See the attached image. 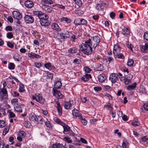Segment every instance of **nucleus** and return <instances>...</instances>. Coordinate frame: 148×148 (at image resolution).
<instances>
[{
  "label": "nucleus",
  "instance_id": "35",
  "mask_svg": "<svg viewBox=\"0 0 148 148\" xmlns=\"http://www.w3.org/2000/svg\"><path fill=\"white\" fill-rule=\"evenodd\" d=\"M134 60L132 59H129L127 63V65L129 66H132L134 64Z\"/></svg>",
  "mask_w": 148,
  "mask_h": 148
},
{
  "label": "nucleus",
  "instance_id": "13",
  "mask_svg": "<svg viewBox=\"0 0 148 148\" xmlns=\"http://www.w3.org/2000/svg\"><path fill=\"white\" fill-rule=\"evenodd\" d=\"M121 81H123L124 83L126 85H128L131 82V80L130 79H128V77L125 76L124 77H122L120 79Z\"/></svg>",
  "mask_w": 148,
  "mask_h": 148
},
{
  "label": "nucleus",
  "instance_id": "5",
  "mask_svg": "<svg viewBox=\"0 0 148 148\" xmlns=\"http://www.w3.org/2000/svg\"><path fill=\"white\" fill-rule=\"evenodd\" d=\"M118 75L116 73H112L110 75L109 79L112 83L114 84L116 82L118 79Z\"/></svg>",
  "mask_w": 148,
  "mask_h": 148
},
{
  "label": "nucleus",
  "instance_id": "48",
  "mask_svg": "<svg viewBox=\"0 0 148 148\" xmlns=\"http://www.w3.org/2000/svg\"><path fill=\"white\" fill-rule=\"evenodd\" d=\"M19 135L20 136L24 137L25 136V134L24 131H21L19 132Z\"/></svg>",
  "mask_w": 148,
  "mask_h": 148
},
{
  "label": "nucleus",
  "instance_id": "20",
  "mask_svg": "<svg viewBox=\"0 0 148 148\" xmlns=\"http://www.w3.org/2000/svg\"><path fill=\"white\" fill-rule=\"evenodd\" d=\"M36 116L33 112L31 113L29 115V119L30 121H36Z\"/></svg>",
  "mask_w": 148,
  "mask_h": 148
},
{
  "label": "nucleus",
  "instance_id": "19",
  "mask_svg": "<svg viewBox=\"0 0 148 148\" xmlns=\"http://www.w3.org/2000/svg\"><path fill=\"white\" fill-rule=\"evenodd\" d=\"M52 148H64V146L62 144L56 143L53 144L52 146Z\"/></svg>",
  "mask_w": 148,
  "mask_h": 148
},
{
  "label": "nucleus",
  "instance_id": "4",
  "mask_svg": "<svg viewBox=\"0 0 148 148\" xmlns=\"http://www.w3.org/2000/svg\"><path fill=\"white\" fill-rule=\"evenodd\" d=\"M32 98L34 99H35L37 101L41 104L43 103L45 101L42 95L39 94H36L35 96H32Z\"/></svg>",
  "mask_w": 148,
  "mask_h": 148
},
{
  "label": "nucleus",
  "instance_id": "62",
  "mask_svg": "<svg viewBox=\"0 0 148 148\" xmlns=\"http://www.w3.org/2000/svg\"><path fill=\"white\" fill-rule=\"evenodd\" d=\"M143 107L145 110L148 111V103H145L143 105Z\"/></svg>",
  "mask_w": 148,
  "mask_h": 148
},
{
  "label": "nucleus",
  "instance_id": "46",
  "mask_svg": "<svg viewBox=\"0 0 148 148\" xmlns=\"http://www.w3.org/2000/svg\"><path fill=\"white\" fill-rule=\"evenodd\" d=\"M7 46L10 48L12 49L14 47V44L10 42H7Z\"/></svg>",
  "mask_w": 148,
  "mask_h": 148
},
{
  "label": "nucleus",
  "instance_id": "15",
  "mask_svg": "<svg viewBox=\"0 0 148 148\" xmlns=\"http://www.w3.org/2000/svg\"><path fill=\"white\" fill-rule=\"evenodd\" d=\"M72 114L73 116L78 117L79 119H81L82 115L79 113L78 111L75 109L72 110Z\"/></svg>",
  "mask_w": 148,
  "mask_h": 148
},
{
  "label": "nucleus",
  "instance_id": "30",
  "mask_svg": "<svg viewBox=\"0 0 148 148\" xmlns=\"http://www.w3.org/2000/svg\"><path fill=\"white\" fill-rule=\"evenodd\" d=\"M148 49V43H146L144 46H143L141 48V50L143 52H145Z\"/></svg>",
  "mask_w": 148,
  "mask_h": 148
},
{
  "label": "nucleus",
  "instance_id": "45",
  "mask_svg": "<svg viewBox=\"0 0 148 148\" xmlns=\"http://www.w3.org/2000/svg\"><path fill=\"white\" fill-rule=\"evenodd\" d=\"M75 13L80 16L83 14V12L80 10H77L75 11Z\"/></svg>",
  "mask_w": 148,
  "mask_h": 148
},
{
  "label": "nucleus",
  "instance_id": "58",
  "mask_svg": "<svg viewBox=\"0 0 148 148\" xmlns=\"http://www.w3.org/2000/svg\"><path fill=\"white\" fill-rule=\"evenodd\" d=\"M122 146H119V147H117V148H125L126 147V143L125 142H123L122 144Z\"/></svg>",
  "mask_w": 148,
  "mask_h": 148
},
{
  "label": "nucleus",
  "instance_id": "8",
  "mask_svg": "<svg viewBox=\"0 0 148 148\" xmlns=\"http://www.w3.org/2000/svg\"><path fill=\"white\" fill-rule=\"evenodd\" d=\"M61 38L62 39H66L68 38L70 35L69 32L67 31H64L60 34Z\"/></svg>",
  "mask_w": 148,
  "mask_h": 148
},
{
  "label": "nucleus",
  "instance_id": "21",
  "mask_svg": "<svg viewBox=\"0 0 148 148\" xmlns=\"http://www.w3.org/2000/svg\"><path fill=\"white\" fill-rule=\"evenodd\" d=\"M14 109L16 111L19 112H22V109L21 106L20 105L16 103L14 105Z\"/></svg>",
  "mask_w": 148,
  "mask_h": 148
},
{
  "label": "nucleus",
  "instance_id": "40",
  "mask_svg": "<svg viewBox=\"0 0 148 148\" xmlns=\"http://www.w3.org/2000/svg\"><path fill=\"white\" fill-rule=\"evenodd\" d=\"M7 37L11 39L13 37V34L12 32H8L6 34Z\"/></svg>",
  "mask_w": 148,
  "mask_h": 148
},
{
  "label": "nucleus",
  "instance_id": "41",
  "mask_svg": "<svg viewBox=\"0 0 148 148\" xmlns=\"http://www.w3.org/2000/svg\"><path fill=\"white\" fill-rule=\"evenodd\" d=\"M9 130V127L8 128V127H6L5 128V129L3 131V136L5 135L8 132Z\"/></svg>",
  "mask_w": 148,
  "mask_h": 148
},
{
  "label": "nucleus",
  "instance_id": "10",
  "mask_svg": "<svg viewBox=\"0 0 148 148\" xmlns=\"http://www.w3.org/2000/svg\"><path fill=\"white\" fill-rule=\"evenodd\" d=\"M42 7L47 12H51L53 10L52 8L46 5H42Z\"/></svg>",
  "mask_w": 148,
  "mask_h": 148
},
{
  "label": "nucleus",
  "instance_id": "53",
  "mask_svg": "<svg viewBox=\"0 0 148 148\" xmlns=\"http://www.w3.org/2000/svg\"><path fill=\"white\" fill-rule=\"evenodd\" d=\"M94 89L96 92L100 91L102 90L101 88L99 87H95L94 88Z\"/></svg>",
  "mask_w": 148,
  "mask_h": 148
},
{
  "label": "nucleus",
  "instance_id": "11",
  "mask_svg": "<svg viewBox=\"0 0 148 148\" xmlns=\"http://www.w3.org/2000/svg\"><path fill=\"white\" fill-rule=\"evenodd\" d=\"M91 39L93 42L95 44V45L96 46L98 45L100 41V38L98 36H93Z\"/></svg>",
  "mask_w": 148,
  "mask_h": 148
},
{
  "label": "nucleus",
  "instance_id": "27",
  "mask_svg": "<svg viewBox=\"0 0 148 148\" xmlns=\"http://www.w3.org/2000/svg\"><path fill=\"white\" fill-rule=\"evenodd\" d=\"M63 106L65 108L69 109L71 106V103L69 102H65L63 103Z\"/></svg>",
  "mask_w": 148,
  "mask_h": 148
},
{
  "label": "nucleus",
  "instance_id": "25",
  "mask_svg": "<svg viewBox=\"0 0 148 148\" xmlns=\"http://www.w3.org/2000/svg\"><path fill=\"white\" fill-rule=\"evenodd\" d=\"M41 3L42 5H45L47 3L51 4L53 3V2L51 0H41Z\"/></svg>",
  "mask_w": 148,
  "mask_h": 148
},
{
  "label": "nucleus",
  "instance_id": "6",
  "mask_svg": "<svg viewBox=\"0 0 148 148\" xmlns=\"http://www.w3.org/2000/svg\"><path fill=\"white\" fill-rule=\"evenodd\" d=\"M24 19L25 21L28 23H32L34 21V17L31 15H26Z\"/></svg>",
  "mask_w": 148,
  "mask_h": 148
},
{
  "label": "nucleus",
  "instance_id": "50",
  "mask_svg": "<svg viewBox=\"0 0 148 148\" xmlns=\"http://www.w3.org/2000/svg\"><path fill=\"white\" fill-rule=\"evenodd\" d=\"M34 64L35 66L37 68H39L41 66V64L40 62H35Z\"/></svg>",
  "mask_w": 148,
  "mask_h": 148
},
{
  "label": "nucleus",
  "instance_id": "43",
  "mask_svg": "<svg viewBox=\"0 0 148 148\" xmlns=\"http://www.w3.org/2000/svg\"><path fill=\"white\" fill-rule=\"evenodd\" d=\"M126 45L128 48L130 49L132 51V48L133 47V45L128 42H126Z\"/></svg>",
  "mask_w": 148,
  "mask_h": 148
},
{
  "label": "nucleus",
  "instance_id": "17",
  "mask_svg": "<svg viewBox=\"0 0 148 148\" xmlns=\"http://www.w3.org/2000/svg\"><path fill=\"white\" fill-rule=\"evenodd\" d=\"M92 78V77L90 74H86L85 75H83L81 79L82 80L84 81H88L89 78Z\"/></svg>",
  "mask_w": 148,
  "mask_h": 148
},
{
  "label": "nucleus",
  "instance_id": "37",
  "mask_svg": "<svg viewBox=\"0 0 148 148\" xmlns=\"http://www.w3.org/2000/svg\"><path fill=\"white\" fill-rule=\"evenodd\" d=\"M80 18H76L75 20L74 23L75 25H80Z\"/></svg>",
  "mask_w": 148,
  "mask_h": 148
},
{
  "label": "nucleus",
  "instance_id": "7",
  "mask_svg": "<svg viewBox=\"0 0 148 148\" xmlns=\"http://www.w3.org/2000/svg\"><path fill=\"white\" fill-rule=\"evenodd\" d=\"M13 17L16 19H21L22 18V15L21 13L17 11H14L12 12Z\"/></svg>",
  "mask_w": 148,
  "mask_h": 148
},
{
  "label": "nucleus",
  "instance_id": "59",
  "mask_svg": "<svg viewBox=\"0 0 148 148\" xmlns=\"http://www.w3.org/2000/svg\"><path fill=\"white\" fill-rule=\"evenodd\" d=\"M64 140L65 141H66L67 142H68L69 143L72 142V140L70 139V138H69L65 137L64 138Z\"/></svg>",
  "mask_w": 148,
  "mask_h": 148
},
{
  "label": "nucleus",
  "instance_id": "39",
  "mask_svg": "<svg viewBox=\"0 0 148 148\" xmlns=\"http://www.w3.org/2000/svg\"><path fill=\"white\" fill-rule=\"evenodd\" d=\"M45 125L47 127L50 128L52 127V125L50 121L47 120L45 122Z\"/></svg>",
  "mask_w": 148,
  "mask_h": 148
},
{
  "label": "nucleus",
  "instance_id": "32",
  "mask_svg": "<svg viewBox=\"0 0 148 148\" xmlns=\"http://www.w3.org/2000/svg\"><path fill=\"white\" fill-rule=\"evenodd\" d=\"M63 127L64 129V131L63 132L64 134H65L64 132H69L70 130V127L66 124Z\"/></svg>",
  "mask_w": 148,
  "mask_h": 148
},
{
  "label": "nucleus",
  "instance_id": "64",
  "mask_svg": "<svg viewBox=\"0 0 148 148\" xmlns=\"http://www.w3.org/2000/svg\"><path fill=\"white\" fill-rule=\"evenodd\" d=\"M87 23V22L86 20H85L84 19H82V22L81 23V25H86Z\"/></svg>",
  "mask_w": 148,
  "mask_h": 148
},
{
  "label": "nucleus",
  "instance_id": "2",
  "mask_svg": "<svg viewBox=\"0 0 148 148\" xmlns=\"http://www.w3.org/2000/svg\"><path fill=\"white\" fill-rule=\"evenodd\" d=\"M38 17L40 20V23L42 26L47 27L50 25V23L47 20L48 18L47 15L40 11Z\"/></svg>",
  "mask_w": 148,
  "mask_h": 148
},
{
  "label": "nucleus",
  "instance_id": "47",
  "mask_svg": "<svg viewBox=\"0 0 148 148\" xmlns=\"http://www.w3.org/2000/svg\"><path fill=\"white\" fill-rule=\"evenodd\" d=\"M6 125L5 122L3 120L0 121V127H3Z\"/></svg>",
  "mask_w": 148,
  "mask_h": 148
},
{
  "label": "nucleus",
  "instance_id": "60",
  "mask_svg": "<svg viewBox=\"0 0 148 148\" xmlns=\"http://www.w3.org/2000/svg\"><path fill=\"white\" fill-rule=\"evenodd\" d=\"M131 124L135 127H136L139 125V123L138 122H132L131 123Z\"/></svg>",
  "mask_w": 148,
  "mask_h": 148
},
{
  "label": "nucleus",
  "instance_id": "52",
  "mask_svg": "<svg viewBox=\"0 0 148 148\" xmlns=\"http://www.w3.org/2000/svg\"><path fill=\"white\" fill-rule=\"evenodd\" d=\"M53 94L54 95H55V94H57L58 95L60 92L59 91L57 90H55V89L53 88Z\"/></svg>",
  "mask_w": 148,
  "mask_h": 148
},
{
  "label": "nucleus",
  "instance_id": "54",
  "mask_svg": "<svg viewBox=\"0 0 148 148\" xmlns=\"http://www.w3.org/2000/svg\"><path fill=\"white\" fill-rule=\"evenodd\" d=\"M144 38L145 40L148 41V32H147L144 33Z\"/></svg>",
  "mask_w": 148,
  "mask_h": 148
},
{
  "label": "nucleus",
  "instance_id": "63",
  "mask_svg": "<svg viewBox=\"0 0 148 148\" xmlns=\"http://www.w3.org/2000/svg\"><path fill=\"white\" fill-rule=\"evenodd\" d=\"M110 16L111 18H113L115 17V14L114 12H112L110 14Z\"/></svg>",
  "mask_w": 148,
  "mask_h": 148
},
{
  "label": "nucleus",
  "instance_id": "22",
  "mask_svg": "<svg viewBox=\"0 0 148 148\" xmlns=\"http://www.w3.org/2000/svg\"><path fill=\"white\" fill-rule=\"evenodd\" d=\"M136 83L135 82L132 85L128 86L127 88V89L128 90H134L136 87Z\"/></svg>",
  "mask_w": 148,
  "mask_h": 148
},
{
  "label": "nucleus",
  "instance_id": "56",
  "mask_svg": "<svg viewBox=\"0 0 148 148\" xmlns=\"http://www.w3.org/2000/svg\"><path fill=\"white\" fill-rule=\"evenodd\" d=\"M84 70L86 73H89L91 70L89 68L87 67H85L84 68Z\"/></svg>",
  "mask_w": 148,
  "mask_h": 148
},
{
  "label": "nucleus",
  "instance_id": "14",
  "mask_svg": "<svg viewBox=\"0 0 148 148\" xmlns=\"http://www.w3.org/2000/svg\"><path fill=\"white\" fill-rule=\"evenodd\" d=\"M106 77L105 75L103 74H100L98 76V81L100 82H103L106 79Z\"/></svg>",
  "mask_w": 148,
  "mask_h": 148
},
{
  "label": "nucleus",
  "instance_id": "26",
  "mask_svg": "<svg viewBox=\"0 0 148 148\" xmlns=\"http://www.w3.org/2000/svg\"><path fill=\"white\" fill-rule=\"evenodd\" d=\"M96 8L98 10H101L104 8V5L102 3L97 4L96 6Z\"/></svg>",
  "mask_w": 148,
  "mask_h": 148
},
{
  "label": "nucleus",
  "instance_id": "29",
  "mask_svg": "<svg viewBox=\"0 0 148 148\" xmlns=\"http://www.w3.org/2000/svg\"><path fill=\"white\" fill-rule=\"evenodd\" d=\"M60 21H65L68 23H70L71 22V20L70 19L65 17H63L61 18L60 19Z\"/></svg>",
  "mask_w": 148,
  "mask_h": 148
},
{
  "label": "nucleus",
  "instance_id": "51",
  "mask_svg": "<svg viewBox=\"0 0 148 148\" xmlns=\"http://www.w3.org/2000/svg\"><path fill=\"white\" fill-rule=\"evenodd\" d=\"M23 125L27 128H28L30 126L29 122L28 121H24L23 123Z\"/></svg>",
  "mask_w": 148,
  "mask_h": 148
},
{
  "label": "nucleus",
  "instance_id": "34",
  "mask_svg": "<svg viewBox=\"0 0 148 148\" xmlns=\"http://www.w3.org/2000/svg\"><path fill=\"white\" fill-rule=\"evenodd\" d=\"M97 70L98 71H102L103 69V68L102 65L100 64H98L97 65Z\"/></svg>",
  "mask_w": 148,
  "mask_h": 148
},
{
  "label": "nucleus",
  "instance_id": "24",
  "mask_svg": "<svg viewBox=\"0 0 148 148\" xmlns=\"http://www.w3.org/2000/svg\"><path fill=\"white\" fill-rule=\"evenodd\" d=\"M62 85L61 82L60 81H58L55 82L54 87L56 89H59L61 88Z\"/></svg>",
  "mask_w": 148,
  "mask_h": 148
},
{
  "label": "nucleus",
  "instance_id": "16",
  "mask_svg": "<svg viewBox=\"0 0 148 148\" xmlns=\"http://www.w3.org/2000/svg\"><path fill=\"white\" fill-rule=\"evenodd\" d=\"M57 106H56L59 115L60 116L62 115V108L61 107L60 103L59 101H57L56 102Z\"/></svg>",
  "mask_w": 148,
  "mask_h": 148
},
{
  "label": "nucleus",
  "instance_id": "55",
  "mask_svg": "<svg viewBox=\"0 0 148 148\" xmlns=\"http://www.w3.org/2000/svg\"><path fill=\"white\" fill-rule=\"evenodd\" d=\"M5 29L7 31H12L13 29L12 27L10 26H8L6 27Z\"/></svg>",
  "mask_w": 148,
  "mask_h": 148
},
{
  "label": "nucleus",
  "instance_id": "23",
  "mask_svg": "<svg viewBox=\"0 0 148 148\" xmlns=\"http://www.w3.org/2000/svg\"><path fill=\"white\" fill-rule=\"evenodd\" d=\"M43 76L44 77L47 76L49 78L52 79L53 77V74L50 72L48 71H43Z\"/></svg>",
  "mask_w": 148,
  "mask_h": 148
},
{
  "label": "nucleus",
  "instance_id": "38",
  "mask_svg": "<svg viewBox=\"0 0 148 148\" xmlns=\"http://www.w3.org/2000/svg\"><path fill=\"white\" fill-rule=\"evenodd\" d=\"M116 56L117 57L119 58L124 59V56L122 53H119L117 55H114Z\"/></svg>",
  "mask_w": 148,
  "mask_h": 148
},
{
  "label": "nucleus",
  "instance_id": "3",
  "mask_svg": "<svg viewBox=\"0 0 148 148\" xmlns=\"http://www.w3.org/2000/svg\"><path fill=\"white\" fill-rule=\"evenodd\" d=\"M8 93L7 90L3 88L1 89L0 91V100L2 101L4 99H6L8 97Z\"/></svg>",
  "mask_w": 148,
  "mask_h": 148
},
{
  "label": "nucleus",
  "instance_id": "1",
  "mask_svg": "<svg viewBox=\"0 0 148 148\" xmlns=\"http://www.w3.org/2000/svg\"><path fill=\"white\" fill-rule=\"evenodd\" d=\"M80 49L81 51L84 54L88 55L92 53V48H95L97 46L91 39H89L83 43Z\"/></svg>",
  "mask_w": 148,
  "mask_h": 148
},
{
  "label": "nucleus",
  "instance_id": "36",
  "mask_svg": "<svg viewBox=\"0 0 148 148\" xmlns=\"http://www.w3.org/2000/svg\"><path fill=\"white\" fill-rule=\"evenodd\" d=\"M15 66L14 63H10L8 66V68L10 70H13L14 69Z\"/></svg>",
  "mask_w": 148,
  "mask_h": 148
},
{
  "label": "nucleus",
  "instance_id": "31",
  "mask_svg": "<svg viewBox=\"0 0 148 148\" xmlns=\"http://www.w3.org/2000/svg\"><path fill=\"white\" fill-rule=\"evenodd\" d=\"M42 118L41 116H36V121L38 123H42Z\"/></svg>",
  "mask_w": 148,
  "mask_h": 148
},
{
  "label": "nucleus",
  "instance_id": "42",
  "mask_svg": "<svg viewBox=\"0 0 148 148\" xmlns=\"http://www.w3.org/2000/svg\"><path fill=\"white\" fill-rule=\"evenodd\" d=\"M147 138L146 136H144L141 137L140 140V142H145L147 141Z\"/></svg>",
  "mask_w": 148,
  "mask_h": 148
},
{
  "label": "nucleus",
  "instance_id": "33",
  "mask_svg": "<svg viewBox=\"0 0 148 148\" xmlns=\"http://www.w3.org/2000/svg\"><path fill=\"white\" fill-rule=\"evenodd\" d=\"M75 3L79 7L81 6L82 5V2L81 0H73Z\"/></svg>",
  "mask_w": 148,
  "mask_h": 148
},
{
  "label": "nucleus",
  "instance_id": "28",
  "mask_svg": "<svg viewBox=\"0 0 148 148\" xmlns=\"http://www.w3.org/2000/svg\"><path fill=\"white\" fill-rule=\"evenodd\" d=\"M77 51V49L75 47L70 48L68 50V51L69 53H76Z\"/></svg>",
  "mask_w": 148,
  "mask_h": 148
},
{
  "label": "nucleus",
  "instance_id": "18",
  "mask_svg": "<svg viewBox=\"0 0 148 148\" xmlns=\"http://www.w3.org/2000/svg\"><path fill=\"white\" fill-rule=\"evenodd\" d=\"M25 5L26 7L30 8L34 6V4L32 2L29 0H27L25 2Z\"/></svg>",
  "mask_w": 148,
  "mask_h": 148
},
{
  "label": "nucleus",
  "instance_id": "12",
  "mask_svg": "<svg viewBox=\"0 0 148 148\" xmlns=\"http://www.w3.org/2000/svg\"><path fill=\"white\" fill-rule=\"evenodd\" d=\"M122 33L125 36H128L130 34V30L127 28L124 27L121 30Z\"/></svg>",
  "mask_w": 148,
  "mask_h": 148
},
{
  "label": "nucleus",
  "instance_id": "57",
  "mask_svg": "<svg viewBox=\"0 0 148 148\" xmlns=\"http://www.w3.org/2000/svg\"><path fill=\"white\" fill-rule=\"evenodd\" d=\"M80 119L81 120V122L83 123L84 125H86L87 124V121L85 120V119H84L82 118V116L81 119Z\"/></svg>",
  "mask_w": 148,
  "mask_h": 148
},
{
  "label": "nucleus",
  "instance_id": "61",
  "mask_svg": "<svg viewBox=\"0 0 148 148\" xmlns=\"http://www.w3.org/2000/svg\"><path fill=\"white\" fill-rule=\"evenodd\" d=\"M7 20L9 21L10 23H12L13 21L12 18L11 16H8L7 18Z\"/></svg>",
  "mask_w": 148,
  "mask_h": 148
},
{
  "label": "nucleus",
  "instance_id": "44",
  "mask_svg": "<svg viewBox=\"0 0 148 148\" xmlns=\"http://www.w3.org/2000/svg\"><path fill=\"white\" fill-rule=\"evenodd\" d=\"M44 66L47 69L50 70L51 69V64L50 63H47L45 64Z\"/></svg>",
  "mask_w": 148,
  "mask_h": 148
},
{
  "label": "nucleus",
  "instance_id": "9",
  "mask_svg": "<svg viewBox=\"0 0 148 148\" xmlns=\"http://www.w3.org/2000/svg\"><path fill=\"white\" fill-rule=\"evenodd\" d=\"M121 47L118 44H115L114 47L113 53L114 55H117L119 53H120L121 50Z\"/></svg>",
  "mask_w": 148,
  "mask_h": 148
},
{
  "label": "nucleus",
  "instance_id": "49",
  "mask_svg": "<svg viewBox=\"0 0 148 148\" xmlns=\"http://www.w3.org/2000/svg\"><path fill=\"white\" fill-rule=\"evenodd\" d=\"M53 28L56 30L58 31L59 29V27L57 24H54L53 26Z\"/></svg>",
  "mask_w": 148,
  "mask_h": 148
}]
</instances>
